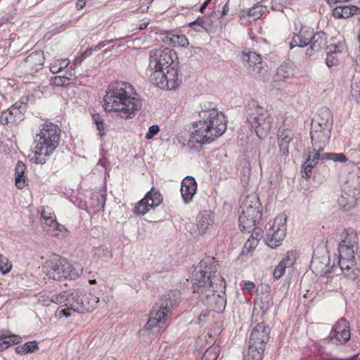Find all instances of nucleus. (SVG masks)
<instances>
[{
  "label": "nucleus",
  "instance_id": "f257e3e1",
  "mask_svg": "<svg viewBox=\"0 0 360 360\" xmlns=\"http://www.w3.org/2000/svg\"><path fill=\"white\" fill-rule=\"evenodd\" d=\"M217 265L214 257H205L195 268L192 288L208 309L221 313L226 304V282L223 277L217 274Z\"/></svg>",
  "mask_w": 360,
  "mask_h": 360
},
{
  "label": "nucleus",
  "instance_id": "f03ea898",
  "mask_svg": "<svg viewBox=\"0 0 360 360\" xmlns=\"http://www.w3.org/2000/svg\"><path fill=\"white\" fill-rule=\"evenodd\" d=\"M198 115L199 120L193 124L196 129L191 133L188 141L191 147H193L194 143L200 146L210 143L221 136L227 129L226 116L217 109L214 103L201 104Z\"/></svg>",
  "mask_w": 360,
  "mask_h": 360
},
{
  "label": "nucleus",
  "instance_id": "7ed1b4c3",
  "mask_svg": "<svg viewBox=\"0 0 360 360\" xmlns=\"http://www.w3.org/2000/svg\"><path fill=\"white\" fill-rule=\"evenodd\" d=\"M133 90L129 82L120 81L110 84L103 98L105 110L116 112L124 119L131 118L142 106L139 98L131 96Z\"/></svg>",
  "mask_w": 360,
  "mask_h": 360
},
{
  "label": "nucleus",
  "instance_id": "20e7f679",
  "mask_svg": "<svg viewBox=\"0 0 360 360\" xmlns=\"http://www.w3.org/2000/svg\"><path fill=\"white\" fill-rule=\"evenodd\" d=\"M240 230L244 233H252L251 237L259 240L263 237V229L260 226L262 210L258 195L255 193L247 195L240 206Z\"/></svg>",
  "mask_w": 360,
  "mask_h": 360
},
{
  "label": "nucleus",
  "instance_id": "39448f33",
  "mask_svg": "<svg viewBox=\"0 0 360 360\" xmlns=\"http://www.w3.org/2000/svg\"><path fill=\"white\" fill-rule=\"evenodd\" d=\"M358 236L353 229H345L341 234V242L339 244L338 266H333L335 271L338 267L340 271L349 279L355 280L358 278L360 269L356 267V260L355 251L358 248Z\"/></svg>",
  "mask_w": 360,
  "mask_h": 360
},
{
  "label": "nucleus",
  "instance_id": "423d86ee",
  "mask_svg": "<svg viewBox=\"0 0 360 360\" xmlns=\"http://www.w3.org/2000/svg\"><path fill=\"white\" fill-rule=\"evenodd\" d=\"M61 136L60 127L52 122H45L39 126V132L34 136L36 151L32 158L36 164L43 165L59 146Z\"/></svg>",
  "mask_w": 360,
  "mask_h": 360
},
{
  "label": "nucleus",
  "instance_id": "0eeeda50",
  "mask_svg": "<svg viewBox=\"0 0 360 360\" xmlns=\"http://www.w3.org/2000/svg\"><path fill=\"white\" fill-rule=\"evenodd\" d=\"M244 115L250 129L259 139H264L268 135L273 117L267 107L261 105L255 99H250L245 105Z\"/></svg>",
  "mask_w": 360,
  "mask_h": 360
},
{
  "label": "nucleus",
  "instance_id": "6e6552de",
  "mask_svg": "<svg viewBox=\"0 0 360 360\" xmlns=\"http://www.w3.org/2000/svg\"><path fill=\"white\" fill-rule=\"evenodd\" d=\"M180 300L181 292L178 290H170L164 295L157 304L158 309H153L148 322L140 332L153 330L158 325L165 323L167 314L172 311Z\"/></svg>",
  "mask_w": 360,
  "mask_h": 360
},
{
  "label": "nucleus",
  "instance_id": "1a4fd4ad",
  "mask_svg": "<svg viewBox=\"0 0 360 360\" xmlns=\"http://www.w3.org/2000/svg\"><path fill=\"white\" fill-rule=\"evenodd\" d=\"M271 329L265 323H257L252 329L248 341V351L244 360H262Z\"/></svg>",
  "mask_w": 360,
  "mask_h": 360
},
{
  "label": "nucleus",
  "instance_id": "9d476101",
  "mask_svg": "<svg viewBox=\"0 0 360 360\" xmlns=\"http://www.w3.org/2000/svg\"><path fill=\"white\" fill-rule=\"evenodd\" d=\"M176 66V65L163 70H150V82L162 89L176 90L182 82V75Z\"/></svg>",
  "mask_w": 360,
  "mask_h": 360
},
{
  "label": "nucleus",
  "instance_id": "9b49d317",
  "mask_svg": "<svg viewBox=\"0 0 360 360\" xmlns=\"http://www.w3.org/2000/svg\"><path fill=\"white\" fill-rule=\"evenodd\" d=\"M44 268L47 276L56 281L68 278L75 280L79 276V274L73 266L66 259L62 257L48 261Z\"/></svg>",
  "mask_w": 360,
  "mask_h": 360
},
{
  "label": "nucleus",
  "instance_id": "f8f14e48",
  "mask_svg": "<svg viewBox=\"0 0 360 360\" xmlns=\"http://www.w3.org/2000/svg\"><path fill=\"white\" fill-rule=\"evenodd\" d=\"M176 58V52L168 48L152 50L150 53V62L146 70V75L149 77L150 70H163L175 65L174 59Z\"/></svg>",
  "mask_w": 360,
  "mask_h": 360
},
{
  "label": "nucleus",
  "instance_id": "ddd939ff",
  "mask_svg": "<svg viewBox=\"0 0 360 360\" xmlns=\"http://www.w3.org/2000/svg\"><path fill=\"white\" fill-rule=\"evenodd\" d=\"M287 217L285 214L278 215L274 219L273 224L266 231L264 237L266 244L271 248L281 245L285 236Z\"/></svg>",
  "mask_w": 360,
  "mask_h": 360
},
{
  "label": "nucleus",
  "instance_id": "4468645a",
  "mask_svg": "<svg viewBox=\"0 0 360 360\" xmlns=\"http://www.w3.org/2000/svg\"><path fill=\"white\" fill-rule=\"evenodd\" d=\"M350 338V323L345 317H342L333 326L326 340L328 343L338 346L345 345Z\"/></svg>",
  "mask_w": 360,
  "mask_h": 360
},
{
  "label": "nucleus",
  "instance_id": "2eb2a0df",
  "mask_svg": "<svg viewBox=\"0 0 360 360\" xmlns=\"http://www.w3.org/2000/svg\"><path fill=\"white\" fill-rule=\"evenodd\" d=\"M163 201V197L158 189L153 186L144 197L136 202L133 212L137 215L143 216L148 213L150 209H155Z\"/></svg>",
  "mask_w": 360,
  "mask_h": 360
},
{
  "label": "nucleus",
  "instance_id": "dca6fc26",
  "mask_svg": "<svg viewBox=\"0 0 360 360\" xmlns=\"http://www.w3.org/2000/svg\"><path fill=\"white\" fill-rule=\"evenodd\" d=\"M352 186L349 181H347L338 199V203L343 211H349L355 206L360 194V177L358 176L356 185L352 188Z\"/></svg>",
  "mask_w": 360,
  "mask_h": 360
},
{
  "label": "nucleus",
  "instance_id": "f3484780",
  "mask_svg": "<svg viewBox=\"0 0 360 360\" xmlns=\"http://www.w3.org/2000/svg\"><path fill=\"white\" fill-rule=\"evenodd\" d=\"M41 223L46 231L56 238L64 237L68 231L64 226L58 224L54 214L45 210L41 212Z\"/></svg>",
  "mask_w": 360,
  "mask_h": 360
},
{
  "label": "nucleus",
  "instance_id": "a211bd4d",
  "mask_svg": "<svg viewBox=\"0 0 360 360\" xmlns=\"http://www.w3.org/2000/svg\"><path fill=\"white\" fill-rule=\"evenodd\" d=\"M243 60L248 63V72L253 77L259 78L264 75L265 64L259 54L254 51H243Z\"/></svg>",
  "mask_w": 360,
  "mask_h": 360
},
{
  "label": "nucleus",
  "instance_id": "6ab92c4d",
  "mask_svg": "<svg viewBox=\"0 0 360 360\" xmlns=\"http://www.w3.org/2000/svg\"><path fill=\"white\" fill-rule=\"evenodd\" d=\"M331 130L332 128L323 127L319 129L316 126H311L310 134L313 150L323 151L325 147L329 143Z\"/></svg>",
  "mask_w": 360,
  "mask_h": 360
},
{
  "label": "nucleus",
  "instance_id": "aec40b11",
  "mask_svg": "<svg viewBox=\"0 0 360 360\" xmlns=\"http://www.w3.org/2000/svg\"><path fill=\"white\" fill-rule=\"evenodd\" d=\"M295 29L293 32V37L290 42V49H292L295 46L300 48L307 47L311 41V37L314 33V30L309 27L300 25V28H297L296 22H295Z\"/></svg>",
  "mask_w": 360,
  "mask_h": 360
},
{
  "label": "nucleus",
  "instance_id": "412c9836",
  "mask_svg": "<svg viewBox=\"0 0 360 360\" xmlns=\"http://www.w3.org/2000/svg\"><path fill=\"white\" fill-rule=\"evenodd\" d=\"M314 152L315 153L313 155L311 154L307 155L306 160L302 165V176L304 179H309L311 177L312 170L315 167H325L323 153L318 150H314Z\"/></svg>",
  "mask_w": 360,
  "mask_h": 360
},
{
  "label": "nucleus",
  "instance_id": "4be33fe9",
  "mask_svg": "<svg viewBox=\"0 0 360 360\" xmlns=\"http://www.w3.org/2000/svg\"><path fill=\"white\" fill-rule=\"evenodd\" d=\"M44 63V53L41 51H36L25 58L23 65L28 73L34 75L42 69Z\"/></svg>",
  "mask_w": 360,
  "mask_h": 360
},
{
  "label": "nucleus",
  "instance_id": "5701e85b",
  "mask_svg": "<svg viewBox=\"0 0 360 360\" xmlns=\"http://www.w3.org/2000/svg\"><path fill=\"white\" fill-rule=\"evenodd\" d=\"M197 182L194 177L188 176L185 177L181 185V194L185 204L190 203L197 191Z\"/></svg>",
  "mask_w": 360,
  "mask_h": 360
},
{
  "label": "nucleus",
  "instance_id": "b1692460",
  "mask_svg": "<svg viewBox=\"0 0 360 360\" xmlns=\"http://www.w3.org/2000/svg\"><path fill=\"white\" fill-rule=\"evenodd\" d=\"M333 116L329 108L323 107L319 110L316 116L311 121V126H316L317 128L323 127L333 128Z\"/></svg>",
  "mask_w": 360,
  "mask_h": 360
},
{
  "label": "nucleus",
  "instance_id": "393cba45",
  "mask_svg": "<svg viewBox=\"0 0 360 360\" xmlns=\"http://www.w3.org/2000/svg\"><path fill=\"white\" fill-rule=\"evenodd\" d=\"M328 35L323 31H318L313 33L309 47L307 49L306 54L311 56L312 51H319L326 49L328 46Z\"/></svg>",
  "mask_w": 360,
  "mask_h": 360
},
{
  "label": "nucleus",
  "instance_id": "a878e982",
  "mask_svg": "<svg viewBox=\"0 0 360 360\" xmlns=\"http://www.w3.org/2000/svg\"><path fill=\"white\" fill-rule=\"evenodd\" d=\"M162 41L167 44L179 47H187L189 44L188 39L184 34H174L172 32H167L161 35Z\"/></svg>",
  "mask_w": 360,
  "mask_h": 360
},
{
  "label": "nucleus",
  "instance_id": "bb28decb",
  "mask_svg": "<svg viewBox=\"0 0 360 360\" xmlns=\"http://www.w3.org/2000/svg\"><path fill=\"white\" fill-rule=\"evenodd\" d=\"M106 201V194H94L90 199L89 206L84 205L85 210L89 214H94L100 211H103Z\"/></svg>",
  "mask_w": 360,
  "mask_h": 360
},
{
  "label": "nucleus",
  "instance_id": "cd10ccee",
  "mask_svg": "<svg viewBox=\"0 0 360 360\" xmlns=\"http://www.w3.org/2000/svg\"><path fill=\"white\" fill-rule=\"evenodd\" d=\"M84 290L77 289L73 290L72 292L68 291V304L67 307L73 311L82 314V306H81V301L82 300V295Z\"/></svg>",
  "mask_w": 360,
  "mask_h": 360
},
{
  "label": "nucleus",
  "instance_id": "c85d7f7f",
  "mask_svg": "<svg viewBox=\"0 0 360 360\" xmlns=\"http://www.w3.org/2000/svg\"><path fill=\"white\" fill-rule=\"evenodd\" d=\"M214 223L213 213L210 210L200 212L198 216V229L199 233L202 235L212 226Z\"/></svg>",
  "mask_w": 360,
  "mask_h": 360
},
{
  "label": "nucleus",
  "instance_id": "c756f323",
  "mask_svg": "<svg viewBox=\"0 0 360 360\" xmlns=\"http://www.w3.org/2000/svg\"><path fill=\"white\" fill-rule=\"evenodd\" d=\"M360 13V8L356 6H340L333 10V16L335 18H348L354 15Z\"/></svg>",
  "mask_w": 360,
  "mask_h": 360
},
{
  "label": "nucleus",
  "instance_id": "7c9ffc66",
  "mask_svg": "<svg viewBox=\"0 0 360 360\" xmlns=\"http://www.w3.org/2000/svg\"><path fill=\"white\" fill-rule=\"evenodd\" d=\"M26 165L22 161H18L15 168V184L18 189H22L28 184V178L25 175Z\"/></svg>",
  "mask_w": 360,
  "mask_h": 360
},
{
  "label": "nucleus",
  "instance_id": "2f4dec72",
  "mask_svg": "<svg viewBox=\"0 0 360 360\" xmlns=\"http://www.w3.org/2000/svg\"><path fill=\"white\" fill-rule=\"evenodd\" d=\"M21 341V338L12 334L10 331L0 332V352Z\"/></svg>",
  "mask_w": 360,
  "mask_h": 360
},
{
  "label": "nucleus",
  "instance_id": "473e14b6",
  "mask_svg": "<svg viewBox=\"0 0 360 360\" xmlns=\"http://www.w3.org/2000/svg\"><path fill=\"white\" fill-rule=\"evenodd\" d=\"M212 25L213 21L210 16L198 17L195 20L188 23V26L198 32L208 31Z\"/></svg>",
  "mask_w": 360,
  "mask_h": 360
},
{
  "label": "nucleus",
  "instance_id": "72a5a7b5",
  "mask_svg": "<svg viewBox=\"0 0 360 360\" xmlns=\"http://www.w3.org/2000/svg\"><path fill=\"white\" fill-rule=\"evenodd\" d=\"M99 300L91 293H86L84 291L81 306H82V313L91 312L96 308Z\"/></svg>",
  "mask_w": 360,
  "mask_h": 360
},
{
  "label": "nucleus",
  "instance_id": "f704fd0d",
  "mask_svg": "<svg viewBox=\"0 0 360 360\" xmlns=\"http://www.w3.org/2000/svg\"><path fill=\"white\" fill-rule=\"evenodd\" d=\"M267 11V6L255 5L248 9H243L240 11L243 17L251 16L254 20L259 18Z\"/></svg>",
  "mask_w": 360,
  "mask_h": 360
},
{
  "label": "nucleus",
  "instance_id": "c9c22d12",
  "mask_svg": "<svg viewBox=\"0 0 360 360\" xmlns=\"http://www.w3.org/2000/svg\"><path fill=\"white\" fill-rule=\"evenodd\" d=\"M295 136L294 131L287 127L285 121L279 127L278 131V141L290 143Z\"/></svg>",
  "mask_w": 360,
  "mask_h": 360
},
{
  "label": "nucleus",
  "instance_id": "e433bc0d",
  "mask_svg": "<svg viewBox=\"0 0 360 360\" xmlns=\"http://www.w3.org/2000/svg\"><path fill=\"white\" fill-rule=\"evenodd\" d=\"M39 343L37 340L29 341L23 345H18L15 347V352L18 354L24 355L29 353H32L39 349Z\"/></svg>",
  "mask_w": 360,
  "mask_h": 360
},
{
  "label": "nucleus",
  "instance_id": "4c0bfd02",
  "mask_svg": "<svg viewBox=\"0 0 360 360\" xmlns=\"http://www.w3.org/2000/svg\"><path fill=\"white\" fill-rule=\"evenodd\" d=\"M91 119L94 124L96 126V129L98 131V135L103 137L106 135L104 120L99 113H93Z\"/></svg>",
  "mask_w": 360,
  "mask_h": 360
},
{
  "label": "nucleus",
  "instance_id": "58836bf2",
  "mask_svg": "<svg viewBox=\"0 0 360 360\" xmlns=\"http://www.w3.org/2000/svg\"><path fill=\"white\" fill-rule=\"evenodd\" d=\"M292 75L291 68L287 64H282L277 70L275 81L284 80Z\"/></svg>",
  "mask_w": 360,
  "mask_h": 360
},
{
  "label": "nucleus",
  "instance_id": "ea45409f",
  "mask_svg": "<svg viewBox=\"0 0 360 360\" xmlns=\"http://www.w3.org/2000/svg\"><path fill=\"white\" fill-rule=\"evenodd\" d=\"M220 352L218 345H212L206 349L200 360H216Z\"/></svg>",
  "mask_w": 360,
  "mask_h": 360
},
{
  "label": "nucleus",
  "instance_id": "a19ab883",
  "mask_svg": "<svg viewBox=\"0 0 360 360\" xmlns=\"http://www.w3.org/2000/svg\"><path fill=\"white\" fill-rule=\"evenodd\" d=\"M70 77L67 76H55L50 79V84L57 87L68 86L70 84Z\"/></svg>",
  "mask_w": 360,
  "mask_h": 360
},
{
  "label": "nucleus",
  "instance_id": "79ce46f5",
  "mask_svg": "<svg viewBox=\"0 0 360 360\" xmlns=\"http://www.w3.org/2000/svg\"><path fill=\"white\" fill-rule=\"evenodd\" d=\"M324 160H332L335 162H346L347 158L343 153H323Z\"/></svg>",
  "mask_w": 360,
  "mask_h": 360
},
{
  "label": "nucleus",
  "instance_id": "37998d69",
  "mask_svg": "<svg viewBox=\"0 0 360 360\" xmlns=\"http://www.w3.org/2000/svg\"><path fill=\"white\" fill-rule=\"evenodd\" d=\"M291 0H271V9L275 11H282L284 8L290 4Z\"/></svg>",
  "mask_w": 360,
  "mask_h": 360
},
{
  "label": "nucleus",
  "instance_id": "c03bdc74",
  "mask_svg": "<svg viewBox=\"0 0 360 360\" xmlns=\"http://www.w3.org/2000/svg\"><path fill=\"white\" fill-rule=\"evenodd\" d=\"M8 110L9 114L12 115L11 117L12 119H13L14 123H18L24 120V115L25 112V111L19 110L13 106H11L10 108H8Z\"/></svg>",
  "mask_w": 360,
  "mask_h": 360
},
{
  "label": "nucleus",
  "instance_id": "a18cd8bd",
  "mask_svg": "<svg viewBox=\"0 0 360 360\" xmlns=\"http://www.w3.org/2000/svg\"><path fill=\"white\" fill-rule=\"evenodd\" d=\"M68 291L53 295L51 297V302L56 304H64L67 307Z\"/></svg>",
  "mask_w": 360,
  "mask_h": 360
},
{
  "label": "nucleus",
  "instance_id": "49530a36",
  "mask_svg": "<svg viewBox=\"0 0 360 360\" xmlns=\"http://www.w3.org/2000/svg\"><path fill=\"white\" fill-rule=\"evenodd\" d=\"M68 65V63L65 60L55 61L51 64L50 71L53 74H56L65 69Z\"/></svg>",
  "mask_w": 360,
  "mask_h": 360
},
{
  "label": "nucleus",
  "instance_id": "de8ad7c7",
  "mask_svg": "<svg viewBox=\"0 0 360 360\" xmlns=\"http://www.w3.org/2000/svg\"><path fill=\"white\" fill-rule=\"evenodd\" d=\"M345 49V44L342 41H338L337 44H333L328 45L326 47V51H328L329 53L337 54L341 53L343 52Z\"/></svg>",
  "mask_w": 360,
  "mask_h": 360
},
{
  "label": "nucleus",
  "instance_id": "09e8293b",
  "mask_svg": "<svg viewBox=\"0 0 360 360\" xmlns=\"http://www.w3.org/2000/svg\"><path fill=\"white\" fill-rule=\"evenodd\" d=\"M12 264L8 259L0 254V271L5 274L11 271Z\"/></svg>",
  "mask_w": 360,
  "mask_h": 360
},
{
  "label": "nucleus",
  "instance_id": "8fccbe9b",
  "mask_svg": "<svg viewBox=\"0 0 360 360\" xmlns=\"http://www.w3.org/2000/svg\"><path fill=\"white\" fill-rule=\"evenodd\" d=\"M351 95L356 103H360V83L355 80L351 84Z\"/></svg>",
  "mask_w": 360,
  "mask_h": 360
},
{
  "label": "nucleus",
  "instance_id": "3c124183",
  "mask_svg": "<svg viewBox=\"0 0 360 360\" xmlns=\"http://www.w3.org/2000/svg\"><path fill=\"white\" fill-rule=\"evenodd\" d=\"M295 259V254L293 252H288L285 256L280 262H281L287 268L294 264Z\"/></svg>",
  "mask_w": 360,
  "mask_h": 360
},
{
  "label": "nucleus",
  "instance_id": "603ef678",
  "mask_svg": "<svg viewBox=\"0 0 360 360\" xmlns=\"http://www.w3.org/2000/svg\"><path fill=\"white\" fill-rule=\"evenodd\" d=\"M326 64L328 68H333L338 65L339 59L335 56L333 53H329L328 51H326V58L325 60Z\"/></svg>",
  "mask_w": 360,
  "mask_h": 360
},
{
  "label": "nucleus",
  "instance_id": "864d4df0",
  "mask_svg": "<svg viewBox=\"0 0 360 360\" xmlns=\"http://www.w3.org/2000/svg\"><path fill=\"white\" fill-rule=\"evenodd\" d=\"M70 22V21L64 22H56L49 27L50 32L53 33L63 32L65 30L67 25H69Z\"/></svg>",
  "mask_w": 360,
  "mask_h": 360
},
{
  "label": "nucleus",
  "instance_id": "5fc2aeb1",
  "mask_svg": "<svg viewBox=\"0 0 360 360\" xmlns=\"http://www.w3.org/2000/svg\"><path fill=\"white\" fill-rule=\"evenodd\" d=\"M91 49L89 47L83 52H81L75 59V65L80 64L85 58L91 55Z\"/></svg>",
  "mask_w": 360,
  "mask_h": 360
},
{
  "label": "nucleus",
  "instance_id": "6e6d98bb",
  "mask_svg": "<svg viewBox=\"0 0 360 360\" xmlns=\"http://www.w3.org/2000/svg\"><path fill=\"white\" fill-rule=\"evenodd\" d=\"M27 101H28L27 97L22 96L20 98L19 101L15 102L12 106L15 107L16 108H18L19 110L26 112Z\"/></svg>",
  "mask_w": 360,
  "mask_h": 360
},
{
  "label": "nucleus",
  "instance_id": "4d7b16f0",
  "mask_svg": "<svg viewBox=\"0 0 360 360\" xmlns=\"http://www.w3.org/2000/svg\"><path fill=\"white\" fill-rule=\"evenodd\" d=\"M159 131H160V127L158 125H157V124L151 125L149 127L148 131L146 133L145 138L147 140L152 139L155 136H156L158 134Z\"/></svg>",
  "mask_w": 360,
  "mask_h": 360
},
{
  "label": "nucleus",
  "instance_id": "13d9d810",
  "mask_svg": "<svg viewBox=\"0 0 360 360\" xmlns=\"http://www.w3.org/2000/svg\"><path fill=\"white\" fill-rule=\"evenodd\" d=\"M12 115H11L8 112V110L4 111L1 112L0 116V123L1 124L6 125L9 123H14L13 119H12Z\"/></svg>",
  "mask_w": 360,
  "mask_h": 360
},
{
  "label": "nucleus",
  "instance_id": "bf43d9fd",
  "mask_svg": "<svg viewBox=\"0 0 360 360\" xmlns=\"http://www.w3.org/2000/svg\"><path fill=\"white\" fill-rule=\"evenodd\" d=\"M285 269L286 267L281 262H279L274 271V278L278 279L282 277L285 271Z\"/></svg>",
  "mask_w": 360,
  "mask_h": 360
},
{
  "label": "nucleus",
  "instance_id": "052dcab7",
  "mask_svg": "<svg viewBox=\"0 0 360 360\" xmlns=\"http://www.w3.org/2000/svg\"><path fill=\"white\" fill-rule=\"evenodd\" d=\"M210 309H206L205 311H202L201 314L198 316V323L203 324V323L206 322V319L210 316L211 313Z\"/></svg>",
  "mask_w": 360,
  "mask_h": 360
},
{
  "label": "nucleus",
  "instance_id": "680f3d73",
  "mask_svg": "<svg viewBox=\"0 0 360 360\" xmlns=\"http://www.w3.org/2000/svg\"><path fill=\"white\" fill-rule=\"evenodd\" d=\"M278 146L280 148V152L282 153L283 155L287 156L289 154V143H285L282 141H278Z\"/></svg>",
  "mask_w": 360,
  "mask_h": 360
},
{
  "label": "nucleus",
  "instance_id": "e2e57ef3",
  "mask_svg": "<svg viewBox=\"0 0 360 360\" xmlns=\"http://www.w3.org/2000/svg\"><path fill=\"white\" fill-rule=\"evenodd\" d=\"M356 355H353L352 356L342 358L338 356H330L328 358H325L323 360H357Z\"/></svg>",
  "mask_w": 360,
  "mask_h": 360
},
{
  "label": "nucleus",
  "instance_id": "0e129e2a",
  "mask_svg": "<svg viewBox=\"0 0 360 360\" xmlns=\"http://www.w3.org/2000/svg\"><path fill=\"white\" fill-rule=\"evenodd\" d=\"M255 288V284L251 281H245L243 284V289L252 291Z\"/></svg>",
  "mask_w": 360,
  "mask_h": 360
},
{
  "label": "nucleus",
  "instance_id": "69168bd1",
  "mask_svg": "<svg viewBox=\"0 0 360 360\" xmlns=\"http://www.w3.org/2000/svg\"><path fill=\"white\" fill-rule=\"evenodd\" d=\"M102 48H103V44H102L101 41L94 46L89 47V49H91V53H93V51H98L101 50Z\"/></svg>",
  "mask_w": 360,
  "mask_h": 360
},
{
  "label": "nucleus",
  "instance_id": "338daca9",
  "mask_svg": "<svg viewBox=\"0 0 360 360\" xmlns=\"http://www.w3.org/2000/svg\"><path fill=\"white\" fill-rule=\"evenodd\" d=\"M108 164V160L106 158L102 157L98 162V165H101L103 167H106L107 165Z\"/></svg>",
  "mask_w": 360,
  "mask_h": 360
},
{
  "label": "nucleus",
  "instance_id": "774afa93",
  "mask_svg": "<svg viewBox=\"0 0 360 360\" xmlns=\"http://www.w3.org/2000/svg\"><path fill=\"white\" fill-rule=\"evenodd\" d=\"M86 0H78L76 3V7L78 10H80L86 5Z\"/></svg>",
  "mask_w": 360,
  "mask_h": 360
}]
</instances>
